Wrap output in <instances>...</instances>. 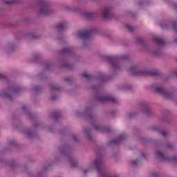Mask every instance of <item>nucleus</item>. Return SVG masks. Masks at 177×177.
<instances>
[{
  "label": "nucleus",
  "mask_w": 177,
  "mask_h": 177,
  "mask_svg": "<svg viewBox=\"0 0 177 177\" xmlns=\"http://www.w3.org/2000/svg\"><path fill=\"white\" fill-rule=\"evenodd\" d=\"M50 13V10L46 5H43L40 10H39V15H43L44 16H47Z\"/></svg>",
  "instance_id": "nucleus-1"
},
{
  "label": "nucleus",
  "mask_w": 177,
  "mask_h": 177,
  "mask_svg": "<svg viewBox=\"0 0 177 177\" xmlns=\"http://www.w3.org/2000/svg\"><path fill=\"white\" fill-rule=\"evenodd\" d=\"M109 13H110V11H109V8H104L102 10V15H103L104 17H107L109 16Z\"/></svg>",
  "instance_id": "nucleus-2"
},
{
  "label": "nucleus",
  "mask_w": 177,
  "mask_h": 177,
  "mask_svg": "<svg viewBox=\"0 0 177 177\" xmlns=\"http://www.w3.org/2000/svg\"><path fill=\"white\" fill-rule=\"evenodd\" d=\"M133 70H135V71H136V73H134V74H135L136 75H142V74H145V72H143V71H138V70H136V68H132L131 69V71H133Z\"/></svg>",
  "instance_id": "nucleus-3"
},
{
  "label": "nucleus",
  "mask_w": 177,
  "mask_h": 177,
  "mask_svg": "<svg viewBox=\"0 0 177 177\" xmlns=\"http://www.w3.org/2000/svg\"><path fill=\"white\" fill-rule=\"evenodd\" d=\"M156 156H157V157H159V158H164V153H162V152L160 151H156Z\"/></svg>",
  "instance_id": "nucleus-4"
},
{
  "label": "nucleus",
  "mask_w": 177,
  "mask_h": 177,
  "mask_svg": "<svg viewBox=\"0 0 177 177\" xmlns=\"http://www.w3.org/2000/svg\"><path fill=\"white\" fill-rule=\"evenodd\" d=\"M156 91L159 92L160 93H164L165 92V90L161 87L156 88Z\"/></svg>",
  "instance_id": "nucleus-5"
},
{
  "label": "nucleus",
  "mask_w": 177,
  "mask_h": 177,
  "mask_svg": "<svg viewBox=\"0 0 177 177\" xmlns=\"http://www.w3.org/2000/svg\"><path fill=\"white\" fill-rule=\"evenodd\" d=\"M100 177H118L117 176H111V175H109V174H101L100 175Z\"/></svg>",
  "instance_id": "nucleus-6"
},
{
  "label": "nucleus",
  "mask_w": 177,
  "mask_h": 177,
  "mask_svg": "<svg viewBox=\"0 0 177 177\" xmlns=\"http://www.w3.org/2000/svg\"><path fill=\"white\" fill-rule=\"evenodd\" d=\"M99 164H100V162L99 160H95L94 161V165L96 167V168H97Z\"/></svg>",
  "instance_id": "nucleus-7"
},
{
  "label": "nucleus",
  "mask_w": 177,
  "mask_h": 177,
  "mask_svg": "<svg viewBox=\"0 0 177 177\" xmlns=\"http://www.w3.org/2000/svg\"><path fill=\"white\" fill-rule=\"evenodd\" d=\"M58 28H60V30H62V28H64V24H60L58 26Z\"/></svg>",
  "instance_id": "nucleus-8"
},
{
  "label": "nucleus",
  "mask_w": 177,
  "mask_h": 177,
  "mask_svg": "<svg viewBox=\"0 0 177 177\" xmlns=\"http://www.w3.org/2000/svg\"><path fill=\"white\" fill-rule=\"evenodd\" d=\"M112 66L114 67V68L117 67L114 64H112Z\"/></svg>",
  "instance_id": "nucleus-9"
},
{
  "label": "nucleus",
  "mask_w": 177,
  "mask_h": 177,
  "mask_svg": "<svg viewBox=\"0 0 177 177\" xmlns=\"http://www.w3.org/2000/svg\"><path fill=\"white\" fill-rule=\"evenodd\" d=\"M158 44H161V40L160 39H158Z\"/></svg>",
  "instance_id": "nucleus-10"
},
{
  "label": "nucleus",
  "mask_w": 177,
  "mask_h": 177,
  "mask_svg": "<svg viewBox=\"0 0 177 177\" xmlns=\"http://www.w3.org/2000/svg\"><path fill=\"white\" fill-rule=\"evenodd\" d=\"M83 75L85 77V78H88V76L86 74H83Z\"/></svg>",
  "instance_id": "nucleus-11"
},
{
  "label": "nucleus",
  "mask_w": 177,
  "mask_h": 177,
  "mask_svg": "<svg viewBox=\"0 0 177 177\" xmlns=\"http://www.w3.org/2000/svg\"><path fill=\"white\" fill-rule=\"evenodd\" d=\"M162 135H163V136H165V135H167V134L165 133V132H162Z\"/></svg>",
  "instance_id": "nucleus-12"
},
{
  "label": "nucleus",
  "mask_w": 177,
  "mask_h": 177,
  "mask_svg": "<svg viewBox=\"0 0 177 177\" xmlns=\"http://www.w3.org/2000/svg\"><path fill=\"white\" fill-rule=\"evenodd\" d=\"M85 35H83L82 37V38H85Z\"/></svg>",
  "instance_id": "nucleus-13"
},
{
  "label": "nucleus",
  "mask_w": 177,
  "mask_h": 177,
  "mask_svg": "<svg viewBox=\"0 0 177 177\" xmlns=\"http://www.w3.org/2000/svg\"><path fill=\"white\" fill-rule=\"evenodd\" d=\"M6 3H10V1H6Z\"/></svg>",
  "instance_id": "nucleus-14"
},
{
  "label": "nucleus",
  "mask_w": 177,
  "mask_h": 177,
  "mask_svg": "<svg viewBox=\"0 0 177 177\" xmlns=\"http://www.w3.org/2000/svg\"><path fill=\"white\" fill-rule=\"evenodd\" d=\"M134 164H136H136H138V162H136V161H134Z\"/></svg>",
  "instance_id": "nucleus-15"
}]
</instances>
